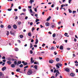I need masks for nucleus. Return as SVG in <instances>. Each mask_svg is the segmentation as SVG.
I'll return each instance as SVG.
<instances>
[{
	"instance_id": "14",
	"label": "nucleus",
	"mask_w": 78,
	"mask_h": 78,
	"mask_svg": "<svg viewBox=\"0 0 78 78\" xmlns=\"http://www.w3.org/2000/svg\"><path fill=\"white\" fill-rule=\"evenodd\" d=\"M59 49H60V50H63V49H64V48H63V46L62 45L60 46L59 48Z\"/></svg>"
},
{
	"instance_id": "46",
	"label": "nucleus",
	"mask_w": 78,
	"mask_h": 78,
	"mask_svg": "<svg viewBox=\"0 0 78 78\" xmlns=\"http://www.w3.org/2000/svg\"><path fill=\"white\" fill-rule=\"evenodd\" d=\"M21 23H21V22H19L18 23V24H19V25H20V24H21Z\"/></svg>"
},
{
	"instance_id": "51",
	"label": "nucleus",
	"mask_w": 78,
	"mask_h": 78,
	"mask_svg": "<svg viewBox=\"0 0 78 78\" xmlns=\"http://www.w3.org/2000/svg\"><path fill=\"white\" fill-rule=\"evenodd\" d=\"M40 27H41V28H44V26H42V25H40Z\"/></svg>"
},
{
	"instance_id": "33",
	"label": "nucleus",
	"mask_w": 78,
	"mask_h": 78,
	"mask_svg": "<svg viewBox=\"0 0 78 78\" xmlns=\"http://www.w3.org/2000/svg\"><path fill=\"white\" fill-rule=\"evenodd\" d=\"M19 67H23V65L22 64H21L20 65V66H19Z\"/></svg>"
},
{
	"instance_id": "15",
	"label": "nucleus",
	"mask_w": 78,
	"mask_h": 78,
	"mask_svg": "<svg viewBox=\"0 0 78 78\" xmlns=\"http://www.w3.org/2000/svg\"><path fill=\"white\" fill-rule=\"evenodd\" d=\"M51 16H49L48 18L46 20L47 21H48L51 19Z\"/></svg>"
},
{
	"instance_id": "54",
	"label": "nucleus",
	"mask_w": 78,
	"mask_h": 78,
	"mask_svg": "<svg viewBox=\"0 0 78 78\" xmlns=\"http://www.w3.org/2000/svg\"><path fill=\"white\" fill-rule=\"evenodd\" d=\"M15 11H17V9H15L14 10Z\"/></svg>"
},
{
	"instance_id": "47",
	"label": "nucleus",
	"mask_w": 78,
	"mask_h": 78,
	"mask_svg": "<svg viewBox=\"0 0 78 78\" xmlns=\"http://www.w3.org/2000/svg\"><path fill=\"white\" fill-rule=\"evenodd\" d=\"M2 76V73L0 72V76Z\"/></svg>"
},
{
	"instance_id": "53",
	"label": "nucleus",
	"mask_w": 78,
	"mask_h": 78,
	"mask_svg": "<svg viewBox=\"0 0 78 78\" xmlns=\"http://www.w3.org/2000/svg\"><path fill=\"white\" fill-rule=\"evenodd\" d=\"M34 11L35 12H37V9L35 8L34 9Z\"/></svg>"
},
{
	"instance_id": "58",
	"label": "nucleus",
	"mask_w": 78,
	"mask_h": 78,
	"mask_svg": "<svg viewBox=\"0 0 78 78\" xmlns=\"http://www.w3.org/2000/svg\"><path fill=\"white\" fill-rule=\"evenodd\" d=\"M34 47H37V45H34Z\"/></svg>"
},
{
	"instance_id": "23",
	"label": "nucleus",
	"mask_w": 78,
	"mask_h": 78,
	"mask_svg": "<svg viewBox=\"0 0 78 78\" xmlns=\"http://www.w3.org/2000/svg\"><path fill=\"white\" fill-rule=\"evenodd\" d=\"M16 72H19V71H20V68H19L16 69Z\"/></svg>"
},
{
	"instance_id": "11",
	"label": "nucleus",
	"mask_w": 78,
	"mask_h": 78,
	"mask_svg": "<svg viewBox=\"0 0 78 78\" xmlns=\"http://www.w3.org/2000/svg\"><path fill=\"white\" fill-rule=\"evenodd\" d=\"M45 25L47 27H48V26H50V23H49V22H47L46 23Z\"/></svg>"
},
{
	"instance_id": "13",
	"label": "nucleus",
	"mask_w": 78,
	"mask_h": 78,
	"mask_svg": "<svg viewBox=\"0 0 78 78\" xmlns=\"http://www.w3.org/2000/svg\"><path fill=\"white\" fill-rule=\"evenodd\" d=\"M34 2V0H30V1L29 2V3L30 4H32V3H33V2Z\"/></svg>"
},
{
	"instance_id": "55",
	"label": "nucleus",
	"mask_w": 78,
	"mask_h": 78,
	"mask_svg": "<svg viewBox=\"0 0 78 78\" xmlns=\"http://www.w3.org/2000/svg\"><path fill=\"white\" fill-rule=\"evenodd\" d=\"M2 61H3V62H6V60H5V59L3 60H2Z\"/></svg>"
},
{
	"instance_id": "42",
	"label": "nucleus",
	"mask_w": 78,
	"mask_h": 78,
	"mask_svg": "<svg viewBox=\"0 0 78 78\" xmlns=\"http://www.w3.org/2000/svg\"><path fill=\"white\" fill-rule=\"evenodd\" d=\"M35 29H34V28L33 27L32 28V31H33Z\"/></svg>"
},
{
	"instance_id": "5",
	"label": "nucleus",
	"mask_w": 78,
	"mask_h": 78,
	"mask_svg": "<svg viewBox=\"0 0 78 78\" xmlns=\"http://www.w3.org/2000/svg\"><path fill=\"white\" fill-rule=\"evenodd\" d=\"M70 75L71 76H72V77H73V76H75V74L73 73H71L70 74Z\"/></svg>"
},
{
	"instance_id": "12",
	"label": "nucleus",
	"mask_w": 78,
	"mask_h": 78,
	"mask_svg": "<svg viewBox=\"0 0 78 78\" xmlns=\"http://www.w3.org/2000/svg\"><path fill=\"white\" fill-rule=\"evenodd\" d=\"M65 71L68 72H69L70 71V69L69 68H66L65 69Z\"/></svg>"
},
{
	"instance_id": "61",
	"label": "nucleus",
	"mask_w": 78,
	"mask_h": 78,
	"mask_svg": "<svg viewBox=\"0 0 78 78\" xmlns=\"http://www.w3.org/2000/svg\"><path fill=\"white\" fill-rule=\"evenodd\" d=\"M18 43H20V42H21L20 40H18Z\"/></svg>"
},
{
	"instance_id": "52",
	"label": "nucleus",
	"mask_w": 78,
	"mask_h": 78,
	"mask_svg": "<svg viewBox=\"0 0 78 78\" xmlns=\"http://www.w3.org/2000/svg\"><path fill=\"white\" fill-rule=\"evenodd\" d=\"M71 1H72V0H69V3H70V2H71Z\"/></svg>"
},
{
	"instance_id": "35",
	"label": "nucleus",
	"mask_w": 78,
	"mask_h": 78,
	"mask_svg": "<svg viewBox=\"0 0 78 78\" xmlns=\"http://www.w3.org/2000/svg\"><path fill=\"white\" fill-rule=\"evenodd\" d=\"M11 10H12V9H8V11H11Z\"/></svg>"
},
{
	"instance_id": "22",
	"label": "nucleus",
	"mask_w": 78,
	"mask_h": 78,
	"mask_svg": "<svg viewBox=\"0 0 78 78\" xmlns=\"http://www.w3.org/2000/svg\"><path fill=\"white\" fill-rule=\"evenodd\" d=\"M28 36H31V33L29 32L28 33Z\"/></svg>"
},
{
	"instance_id": "57",
	"label": "nucleus",
	"mask_w": 78,
	"mask_h": 78,
	"mask_svg": "<svg viewBox=\"0 0 78 78\" xmlns=\"http://www.w3.org/2000/svg\"><path fill=\"white\" fill-rule=\"evenodd\" d=\"M44 45H45V44L44 43L42 45V47H44Z\"/></svg>"
},
{
	"instance_id": "10",
	"label": "nucleus",
	"mask_w": 78,
	"mask_h": 78,
	"mask_svg": "<svg viewBox=\"0 0 78 78\" xmlns=\"http://www.w3.org/2000/svg\"><path fill=\"white\" fill-rule=\"evenodd\" d=\"M54 62V61L53 60H49V63H51L52 64Z\"/></svg>"
},
{
	"instance_id": "48",
	"label": "nucleus",
	"mask_w": 78,
	"mask_h": 78,
	"mask_svg": "<svg viewBox=\"0 0 78 78\" xmlns=\"http://www.w3.org/2000/svg\"><path fill=\"white\" fill-rule=\"evenodd\" d=\"M54 7V4H53L51 5V8H53Z\"/></svg>"
},
{
	"instance_id": "40",
	"label": "nucleus",
	"mask_w": 78,
	"mask_h": 78,
	"mask_svg": "<svg viewBox=\"0 0 78 78\" xmlns=\"http://www.w3.org/2000/svg\"><path fill=\"white\" fill-rule=\"evenodd\" d=\"M19 50V49L17 48H16L15 49V51H18Z\"/></svg>"
},
{
	"instance_id": "56",
	"label": "nucleus",
	"mask_w": 78,
	"mask_h": 78,
	"mask_svg": "<svg viewBox=\"0 0 78 78\" xmlns=\"http://www.w3.org/2000/svg\"><path fill=\"white\" fill-rule=\"evenodd\" d=\"M67 34H67V33H65V34H64V35L65 36H67Z\"/></svg>"
},
{
	"instance_id": "8",
	"label": "nucleus",
	"mask_w": 78,
	"mask_h": 78,
	"mask_svg": "<svg viewBox=\"0 0 78 78\" xmlns=\"http://www.w3.org/2000/svg\"><path fill=\"white\" fill-rule=\"evenodd\" d=\"M7 63L8 64H9V65H11L12 64V62L10 61H8L7 62Z\"/></svg>"
},
{
	"instance_id": "27",
	"label": "nucleus",
	"mask_w": 78,
	"mask_h": 78,
	"mask_svg": "<svg viewBox=\"0 0 78 78\" xmlns=\"http://www.w3.org/2000/svg\"><path fill=\"white\" fill-rule=\"evenodd\" d=\"M8 61H11V58H8Z\"/></svg>"
},
{
	"instance_id": "30",
	"label": "nucleus",
	"mask_w": 78,
	"mask_h": 78,
	"mask_svg": "<svg viewBox=\"0 0 78 78\" xmlns=\"http://www.w3.org/2000/svg\"><path fill=\"white\" fill-rule=\"evenodd\" d=\"M23 36L22 35H20V38H22L23 37Z\"/></svg>"
},
{
	"instance_id": "9",
	"label": "nucleus",
	"mask_w": 78,
	"mask_h": 78,
	"mask_svg": "<svg viewBox=\"0 0 78 78\" xmlns=\"http://www.w3.org/2000/svg\"><path fill=\"white\" fill-rule=\"evenodd\" d=\"M13 28H14V29H17V26L16 24H14L13 25Z\"/></svg>"
},
{
	"instance_id": "29",
	"label": "nucleus",
	"mask_w": 78,
	"mask_h": 78,
	"mask_svg": "<svg viewBox=\"0 0 78 78\" xmlns=\"http://www.w3.org/2000/svg\"><path fill=\"white\" fill-rule=\"evenodd\" d=\"M52 36H53V37H55L56 36V34H53L52 35Z\"/></svg>"
},
{
	"instance_id": "4",
	"label": "nucleus",
	"mask_w": 78,
	"mask_h": 78,
	"mask_svg": "<svg viewBox=\"0 0 78 78\" xmlns=\"http://www.w3.org/2000/svg\"><path fill=\"white\" fill-rule=\"evenodd\" d=\"M6 69V66H4L3 68H2V71H4V70H5Z\"/></svg>"
},
{
	"instance_id": "44",
	"label": "nucleus",
	"mask_w": 78,
	"mask_h": 78,
	"mask_svg": "<svg viewBox=\"0 0 78 78\" xmlns=\"http://www.w3.org/2000/svg\"><path fill=\"white\" fill-rule=\"evenodd\" d=\"M76 11H73V14H74V13H75V12H76Z\"/></svg>"
},
{
	"instance_id": "36",
	"label": "nucleus",
	"mask_w": 78,
	"mask_h": 78,
	"mask_svg": "<svg viewBox=\"0 0 78 78\" xmlns=\"http://www.w3.org/2000/svg\"><path fill=\"white\" fill-rule=\"evenodd\" d=\"M9 31H7V33H6V35H7V36H8L9 34Z\"/></svg>"
},
{
	"instance_id": "31",
	"label": "nucleus",
	"mask_w": 78,
	"mask_h": 78,
	"mask_svg": "<svg viewBox=\"0 0 78 78\" xmlns=\"http://www.w3.org/2000/svg\"><path fill=\"white\" fill-rule=\"evenodd\" d=\"M55 49V48H54V46H52L51 48V50H54Z\"/></svg>"
},
{
	"instance_id": "21",
	"label": "nucleus",
	"mask_w": 78,
	"mask_h": 78,
	"mask_svg": "<svg viewBox=\"0 0 78 78\" xmlns=\"http://www.w3.org/2000/svg\"><path fill=\"white\" fill-rule=\"evenodd\" d=\"M39 19H37L35 20V22L36 23L37 22H39Z\"/></svg>"
},
{
	"instance_id": "38",
	"label": "nucleus",
	"mask_w": 78,
	"mask_h": 78,
	"mask_svg": "<svg viewBox=\"0 0 78 78\" xmlns=\"http://www.w3.org/2000/svg\"><path fill=\"white\" fill-rule=\"evenodd\" d=\"M5 56H3L2 58V59H5Z\"/></svg>"
},
{
	"instance_id": "34",
	"label": "nucleus",
	"mask_w": 78,
	"mask_h": 78,
	"mask_svg": "<svg viewBox=\"0 0 78 78\" xmlns=\"http://www.w3.org/2000/svg\"><path fill=\"white\" fill-rule=\"evenodd\" d=\"M30 11L31 12V13H33V11H32V9H30Z\"/></svg>"
},
{
	"instance_id": "45",
	"label": "nucleus",
	"mask_w": 78,
	"mask_h": 78,
	"mask_svg": "<svg viewBox=\"0 0 78 78\" xmlns=\"http://www.w3.org/2000/svg\"><path fill=\"white\" fill-rule=\"evenodd\" d=\"M30 53L31 54H32V53H33V51L32 50H30Z\"/></svg>"
},
{
	"instance_id": "24",
	"label": "nucleus",
	"mask_w": 78,
	"mask_h": 78,
	"mask_svg": "<svg viewBox=\"0 0 78 78\" xmlns=\"http://www.w3.org/2000/svg\"><path fill=\"white\" fill-rule=\"evenodd\" d=\"M28 64V63L27 62H25L23 64L24 66H27Z\"/></svg>"
},
{
	"instance_id": "1",
	"label": "nucleus",
	"mask_w": 78,
	"mask_h": 78,
	"mask_svg": "<svg viewBox=\"0 0 78 78\" xmlns=\"http://www.w3.org/2000/svg\"><path fill=\"white\" fill-rule=\"evenodd\" d=\"M15 65H17V62L16 61L14 62V64L11 65V67H12V68H14V67H15Z\"/></svg>"
},
{
	"instance_id": "18",
	"label": "nucleus",
	"mask_w": 78,
	"mask_h": 78,
	"mask_svg": "<svg viewBox=\"0 0 78 78\" xmlns=\"http://www.w3.org/2000/svg\"><path fill=\"white\" fill-rule=\"evenodd\" d=\"M36 42L35 43V44H37L38 43V39H36Z\"/></svg>"
},
{
	"instance_id": "39",
	"label": "nucleus",
	"mask_w": 78,
	"mask_h": 78,
	"mask_svg": "<svg viewBox=\"0 0 78 78\" xmlns=\"http://www.w3.org/2000/svg\"><path fill=\"white\" fill-rule=\"evenodd\" d=\"M54 54L55 55H57V52H56V51H55L54 53Z\"/></svg>"
},
{
	"instance_id": "64",
	"label": "nucleus",
	"mask_w": 78,
	"mask_h": 78,
	"mask_svg": "<svg viewBox=\"0 0 78 78\" xmlns=\"http://www.w3.org/2000/svg\"><path fill=\"white\" fill-rule=\"evenodd\" d=\"M76 73H78V69H76Z\"/></svg>"
},
{
	"instance_id": "26",
	"label": "nucleus",
	"mask_w": 78,
	"mask_h": 78,
	"mask_svg": "<svg viewBox=\"0 0 78 78\" xmlns=\"http://www.w3.org/2000/svg\"><path fill=\"white\" fill-rule=\"evenodd\" d=\"M56 73H58V74H60V73H59V70H57L56 71Z\"/></svg>"
},
{
	"instance_id": "63",
	"label": "nucleus",
	"mask_w": 78,
	"mask_h": 78,
	"mask_svg": "<svg viewBox=\"0 0 78 78\" xmlns=\"http://www.w3.org/2000/svg\"><path fill=\"white\" fill-rule=\"evenodd\" d=\"M31 42H34V40L33 39L31 40Z\"/></svg>"
},
{
	"instance_id": "2",
	"label": "nucleus",
	"mask_w": 78,
	"mask_h": 78,
	"mask_svg": "<svg viewBox=\"0 0 78 78\" xmlns=\"http://www.w3.org/2000/svg\"><path fill=\"white\" fill-rule=\"evenodd\" d=\"M33 73V71L31 69H29L27 72V74L29 75H30Z\"/></svg>"
},
{
	"instance_id": "6",
	"label": "nucleus",
	"mask_w": 78,
	"mask_h": 78,
	"mask_svg": "<svg viewBox=\"0 0 78 78\" xmlns=\"http://www.w3.org/2000/svg\"><path fill=\"white\" fill-rule=\"evenodd\" d=\"M30 62L31 64H32V63H33V62H34V60H33V58L32 57H31L30 58Z\"/></svg>"
},
{
	"instance_id": "17",
	"label": "nucleus",
	"mask_w": 78,
	"mask_h": 78,
	"mask_svg": "<svg viewBox=\"0 0 78 78\" xmlns=\"http://www.w3.org/2000/svg\"><path fill=\"white\" fill-rule=\"evenodd\" d=\"M56 60L57 62H58V61H59V60H60L59 59V58H56Z\"/></svg>"
},
{
	"instance_id": "3",
	"label": "nucleus",
	"mask_w": 78,
	"mask_h": 78,
	"mask_svg": "<svg viewBox=\"0 0 78 78\" xmlns=\"http://www.w3.org/2000/svg\"><path fill=\"white\" fill-rule=\"evenodd\" d=\"M59 66H62V64L59 63H58L56 65V66L58 69H59Z\"/></svg>"
},
{
	"instance_id": "43",
	"label": "nucleus",
	"mask_w": 78,
	"mask_h": 78,
	"mask_svg": "<svg viewBox=\"0 0 78 78\" xmlns=\"http://www.w3.org/2000/svg\"><path fill=\"white\" fill-rule=\"evenodd\" d=\"M30 25L31 26H32V25H33V22H31V23H30Z\"/></svg>"
},
{
	"instance_id": "49",
	"label": "nucleus",
	"mask_w": 78,
	"mask_h": 78,
	"mask_svg": "<svg viewBox=\"0 0 78 78\" xmlns=\"http://www.w3.org/2000/svg\"><path fill=\"white\" fill-rule=\"evenodd\" d=\"M23 11H26V9H23Z\"/></svg>"
},
{
	"instance_id": "41",
	"label": "nucleus",
	"mask_w": 78,
	"mask_h": 78,
	"mask_svg": "<svg viewBox=\"0 0 78 78\" xmlns=\"http://www.w3.org/2000/svg\"><path fill=\"white\" fill-rule=\"evenodd\" d=\"M28 67V66H27L24 67V69H26Z\"/></svg>"
},
{
	"instance_id": "16",
	"label": "nucleus",
	"mask_w": 78,
	"mask_h": 78,
	"mask_svg": "<svg viewBox=\"0 0 78 78\" xmlns=\"http://www.w3.org/2000/svg\"><path fill=\"white\" fill-rule=\"evenodd\" d=\"M34 68H35V70H37V66L36 65L34 66Z\"/></svg>"
},
{
	"instance_id": "28",
	"label": "nucleus",
	"mask_w": 78,
	"mask_h": 78,
	"mask_svg": "<svg viewBox=\"0 0 78 78\" xmlns=\"http://www.w3.org/2000/svg\"><path fill=\"white\" fill-rule=\"evenodd\" d=\"M0 27H1V28H3V27H4V26L2 24H1V26H0Z\"/></svg>"
},
{
	"instance_id": "19",
	"label": "nucleus",
	"mask_w": 78,
	"mask_h": 78,
	"mask_svg": "<svg viewBox=\"0 0 78 78\" xmlns=\"http://www.w3.org/2000/svg\"><path fill=\"white\" fill-rule=\"evenodd\" d=\"M34 64H37L38 65H39V62H34Z\"/></svg>"
},
{
	"instance_id": "32",
	"label": "nucleus",
	"mask_w": 78,
	"mask_h": 78,
	"mask_svg": "<svg viewBox=\"0 0 78 78\" xmlns=\"http://www.w3.org/2000/svg\"><path fill=\"white\" fill-rule=\"evenodd\" d=\"M68 11H69V12L70 13H71L72 12V10H70V9H69Z\"/></svg>"
},
{
	"instance_id": "37",
	"label": "nucleus",
	"mask_w": 78,
	"mask_h": 78,
	"mask_svg": "<svg viewBox=\"0 0 78 78\" xmlns=\"http://www.w3.org/2000/svg\"><path fill=\"white\" fill-rule=\"evenodd\" d=\"M17 19H18V17H17V16H15V20H17Z\"/></svg>"
},
{
	"instance_id": "25",
	"label": "nucleus",
	"mask_w": 78,
	"mask_h": 78,
	"mask_svg": "<svg viewBox=\"0 0 78 78\" xmlns=\"http://www.w3.org/2000/svg\"><path fill=\"white\" fill-rule=\"evenodd\" d=\"M8 28L9 29H10V28H11V25H9L8 26Z\"/></svg>"
},
{
	"instance_id": "60",
	"label": "nucleus",
	"mask_w": 78,
	"mask_h": 78,
	"mask_svg": "<svg viewBox=\"0 0 78 78\" xmlns=\"http://www.w3.org/2000/svg\"><path fill=\"white\" fill-rule=\"evenodd\" d=\"M27 19H28V16H26V17H25V19L26 20H27Z\"/></svg>"
},
{
	"instance_id": "59",
	"label": "nucleus",
	"mask_w": 78,
	"mask_h": 78,
	"mask_svg": "<svg viewBox=\"0 0 78 78\" xmlns=\"http://www.w3.org/2000/svg\"><path fill=\"white\" fill-rule=\"evenodd\" d=\"M51 27L52 28H54V27H55V25H52V26H51Z\"/></svg>"
},
{
	"instance_id": "62",
	"label": "nucleus",
	"mask_w": 78,
	"mask_h": 78,
	"mask_svg": "<svg viewBox=\"0 0 78 78\" xmlns=\"http://www.w3.org/2000/svg\"><path fill=\"white\" fill-rule=\"evenodd\" d=\"M48 33H49V34H52L51 32H50V31H49L48 32Z\"/></svg>"
},
{
	"instance_id": "20",
	"label": "nucleus",
	"mask_w": 78,
	"mask_h": 78,
	"mask_svg": "<svg viewBox=\"0 0 78 78\" xmlns=\"http://www.w3.org/2000/svg\"><path fill=\"white\" fill-rule=\"evenodd\" d=\"M33 47V44L32 43H30V48H31Z\"/></svg>"
},
{
	"instance_id": "7",
	"label": "nucleus",
	"mask_w": 78,
	"mask_h": 78,
	"mask_svg": "<svg viewBox=\"0 0 78 78\" xmlns=\"http://www.w3.org/2000/svg\"><path fill=\"white\" fill-rule=\"evenodd\" d=\"M22 64V62L21 61H19L16 64L17 66H18L19 64Z\"/></svg>"
},
{
	"instance_id": "50",
	"label": "nucleus",
	"mask_w": 78,
	"mask_h": 78,
	"mask_svg": "<svg viewBox=\"0 0 78 78\" xmlns=\"http://www.w3.org/2000/svg\"><path fill=\"white\" fill-rule=\"evenodd\" d=\"M28 7L30 9H31V6H28Z\"/></svg>"
}]
</instances>
